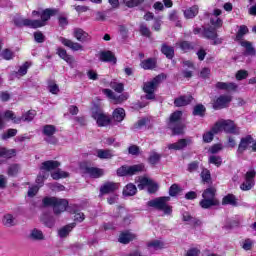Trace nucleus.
I'll list each match as a JSON object with an SVG mask.
<instances>
[{"label":"nucleus","mask_w":256,"mask_h":256,"mask_svg":"<svg viewBox=\"0 0 256 256\" xmlns=\"http://www.w3.org/2000/svg\"><path fill=\"white\" fill-rule=\"evenodd\" d=\"M57 15V9L47 8L42 11L33 10L32 17H39L40 20H33L29 18H16L14 20V25L16 27H29L30 29H40V27H45L47 22L51 17Z\"/></svg>","instance_id":"1"},{"label":"nucleus","mask_w":256,"mask_h":256,"mask_svg":"<svg viewBox=\"0 0 256 256\" xmlns=\"http://www.w3.org/2000/svg\"><path fill=\"white\" fill-rule=\"evenodd\" d=\"M169 201H171V197L162 196L148 201L147 205L148 207L157 209V211H163L164 215H171V213H173V208L167 204Z\"/></svg>","instance_id":"2"},{"label":"nucleus","mask_w":256,"mask_h":256,"mask_svg":"<svg viewBox=\"0 0 256 256\" xmlns=\"http://www.w3.org/2000/svg\"><path fill=\"white\" fill-rule=\"evenodd\" d=\"M44 207H53L55 215L63 213L69 205V202L65 199H59L55 197H45L42 201Z\"/></svg>","instance_id":"3"},{"label":"nucleus","mask_w":256,"mask_h":256,"mask_svg":"<svg viewBox=\"0 0 256 256\" xmlns=\"http://www.w3.org/2000/svg\"><path fill=\"white\" fill-rule=\"evenodd\" d=\"M166 79L167 76L165 74H159L151 81L144 83L143 91L146 93V99H155V89Z\"/></svg>","instance_id":"4"},{"label":"nucleus","mask_w":256,"mask_h":256,"mask_svg":"<svg viewBox=\"0 0 256 256\" xmlns=\"http://www.w3.org/2000/svg\"><path fill=\"white\" fill-rule=\"evenodd\" d=\"M145 171V164H135V165H123L117 169L116 173L118 177H133V175H137L139 173H143Z\"/></svg>","instance_id":"5"},{"label":"nucleus","mask_w":256,"mask_h":256,"mask_svg":"<svg viewBox=\"0 0 256 256\" xmlns=\"http://www.w3.org/2000/svg\"><path fill=\"white\" fill-rule=\"evenodd\" d=\"M181 117H183V112L175 111L170 115L169 127L172 129L174 135H182L185 125L181 123Z\"/></svg>","instance_id":"6"},{"label":"nucleus","mask_w":256,"mask_h":256,"mask_svg":"<svg viewBox=\"0 0 256 256\" xmlns=\"http://www.w3.org/2000/svg\"><path fill=\"white\" fill-rule=\"evenodd\" d=\"M249 147L252 148V151H256V143L251 135L241 138L240 143L238 145L237 153L240 155L245 153Z\"/></svg>","instance_id":"7"},{"label":"nucleus","mask_w":256,"mask_h":256,"mask_svg":"<svg viewBox=\"0 0 256 256\" xmlns=\"http://www.w3.org/2000/svg\"><path fill=\"white\" fill-rule=\"evenodd\" d=\"M255 176V170H250L245 174V181L240 185L241 191H251L255 187Z\"/></svg>","instance_id":"8"},{"label":"nucleus","mask_w":256,"mask_h":256,"mask_svg":"<svg viewBox=\"0 0 256 256\" xmlns=\"http://www.w3.org/2000/svg\"><path fill=\"white\" fill-rule=\"evenodd\" d=\"M93 119H95L98 127H107L111 123V118L107 114L101 111H95L92 113Z\"/></svg>","instance_id":"9"},{"label":"nucleus","mask_w":256,"mask_h":256,"mask_svg":"<svg viewBox=\"0 0 256 256\" xmlns=\"http://www.w3.org/2000/svg\"><path fill=\"white\" fill-rule=\"evenodd\" d=\"M57 131V128L53 125H45L43 127V134L46 135L47 138H45V141L47 143H51L52 145H55L57 143V138H55L53 135H55Z\"/></svg>","instance_id":"10"},{"label":"nucleus","mask_w":256,"mask_h":256,"mask_svg":"<svg viewBox=\"0 0 256 256\" xmlns=\"http://www.w3.org/2000/svg\"><path fill=\"white\" fill-rule=\"evenodd\" d=\"M60 43L64 45V47H68L71 51H83V45L79 42H73V40L67 39L65 37H59Z\"/></svg>","instance_id":"11"},{"label":"nucleus","mask_w":256,"mask_h":256,"mask_svg":"<svg viewBox=\"0 0 256 256\" xmlns=\"http://www.w3.org/2000/svg\"><path fill=\"white\" fill-rule=\"evenodd\" d=\"M56 55L60 57V59H63L70 67H74L75 65V58L72 55H69L67 53V50L65 48H57L56 49Z\"/></svg>","instance_id":"12"},{"label":"nucleus","mask_w":256,"mask_h":256,"mask_svg":"<svg viewBox=\"0 0 256 256\" xmlns=\"http://www.w3.org/2000/svg\"><path fill=\"white\" fill-rule=\"evenodd\" d=\"M119 189V183L115 182H105L101 187H100V195H108L109 193H115Z\"/></svg>","instance_id":"13"},{"label":"nucleus","mask_w":256,"mask_h":256,"mask_svg":"<svg viewBox=\"0 0 256 256\" xmlns=\"http://www.w3.org/2000/svg\"><path fill=\"white\" fill-rule=\"evenodd\" d=\"M222 130L225 131V133L239 135V128L232 120H222Z\"/></svg>","instance_id":"14"},{"label":"nucleus","mask_w":256,"mask_h":256,"mask_svg":"<svg viewBox=\"0 0 256 256\" xmlns=\"http://www.w3.org/2000/svg\"><path fill=\"white\" fill-rule=\"evenodd\" d=\"M73 37L80 41V43H87L91 41V35L81 28H75L73 31Z\"/></svg>","instance_id":"15"},{"label":"nucleus","mask_w":256,"mask_h":256,"mask_svg":"<svg viewBox=\"0 0 256 256\" xmlns=\"http://www.w3.org/2000/svg\"><path fill=\"white\" fill-rule=\"evenodd\" d=\"M102 93L104 95H107L109 99H112L114 105H120V103H123V101H127V96L126 95H120V96H115V93L111 91V89H103Z\"/></svg>","instance_id":"16"},{"label":"nucleus","mask_w":256,"mask_h":256,"mask_svg":"<svg viewBox=\"0 0 256 256\" xmlns=\"http://www.w3.org/2000/svg\"><path fill=\"white\" fill-rule=\"evenodd\" d=\"M229 103H231V96L229 95H221L214 101L213 108L214 109H225L228 107Z\"/></svg>","instance_id":"17"},{"label":"nucleus","mask_w":256,"mask_h":256,"mask_svg":"<svg viewBox=\"0 0 256 256\" xmlns=\"http://www.w3.org/2000/svg\"><path fill=\"white\" fill-rule=\"evenodd\" d=\"M215 87L220 91H227L228 93L231 91H237V89H239V85L234 82H217Z\"/></svg>","instance_id":"18"},{"label":"nucleus","mask_w":256,"mask_h":256,"mask_svg":"<svg viewBox=\"0 0 256 256\" xmlns=\"http://www.w3.org/2000/svg\"><path fill=\"white\" fill-rule=\"evenodd\" d=\"M84 173L89 175L92 179H99V177H103V175H105V170L97 167H86L84 169Z\"/></svg>","instance_id":"19"},{"label":"nucleus","mask_w":256,"mask_h":256,"mask_svg":"<svg viewBox=\"0 0 256 256\" xmlns=\"http://www.w3.org/2000/svg\"><path fill=\"white\" fill-rule=\"evenodd\" d=\"M202 35L206 39L214 41V45H220L222 42L221 39H217V30L215 28H205Z\"/></svg>","instance_id":"20"},{"label":"nucleus","mask_w":256,"mask_h":256,"mask_svg":"<svg viewBox=\"0 0 256 256\" xmlns=\"http://www.w3.org/2000/svg\"><path fill=\"white\" fill-rule=\"evenodd\" d=\"M187 145H191V140L180 139L178 142L169 144L168 149L174 150V151H181V149H185Z\"/></svg>","instance_id":"21"},{"label":"nucleus","mask_w":256,"mask_h":256,"mask_svg":"<svg viewBox=\"0 0 256 256\" xmlns=\"http://www.w3.org/2000/svg\"><path fill=\"white\" fill-rule=\"evenodd\" d=\"M61 166L59 161L48 160L42 163L40 171H53Z\"/></svg>","instance_id":"22"},{"label":"nucleus","mask_w":256,"mask_h":256,"mask_svg":"<svg viewBox=\"0 0 256 256\" xmlns=\"http://www.w3.org/2000/svg\"><path fill=\"white\" fill-rule=\"evenodd\" d=\"M98 159H113L115 155L111 149H97L94 153Z\"/></svg>","instance_id":"23"},{"label":"nucleus","mask_w":256,"mask_h":256,"mask_svg":"<svg viewBox=\"0 0 256 256\" xmlns=\"http://www.w3.org/2000/svg\"><path fill=\"white\" fill-rule=\"evenodd\" d=\"M218 205L219 199L203 198L200 201V207H202V209H211V207H218Z\"/></svg>","instance_id":"24"},{"label":"nucleus","mask_w":256,"mask_h":256,"mask_svg":"<svg viewBox=\"0 0 256 256\" xmlns=\"http://www.w3.org/2000/svg\"><path fill=\"white\" fill-rule=\"evenodd\" d=\"M193 101V96H180L174 100L175 107H185Z\"/></svg>","instance_id":"25"},{"label":"nucleus","mask_w":256,"mask_h":256,"mask_svg":"<svg viewBox=\"0 0 256 256\" xmlns=\"http://www.w3.org/2000/svg\"><path fill=\"white\" fill-rule=\"evenodd\" d=\"M140 67H142V69L147 70H153L155 69V67H157V59L155 58H148L146 60H143L140 64Z\"/></svg>","instance_id":"26"},{"label":"nucleus","mask_w":256,"mask_h":256,"mask_svg":"<svg viewBox=\"0 0 256 256\" xmlns=\"http://www.w3.org/2000/svg\"><path fill=\"white\" fill-rule=\"evenodd\" d=\"M28 237L31 241H43L45 239L43 231L37 228L32 229Z\"/></svg>","instance_id":"27"},{"label":"nucleus","mask_w":256,"mask_h":256,"mask_svg":"<svg viewBox=\"0 0 256 256\" xmlns=\"http://www.w3.org/2000/svg\"><path fill=\"white\" fill-rule=\"evenodd\" d=\"M100 60L107 63H113L114 65L115 63H117V58L115 57V54H113V52L111 51L102 52L100 54Z\"/></svg>","instance_id":"28"},{"label":"nucleus","mask_w":256,"mask_h":256,"mask_svg":"<svg viewBox=\"0 0 256 256\" xmlns=\"http://www.w3.org/2000/svg\"><path fill=\"white\" fill-rule=\"evenodd\" d=\"M135 234L131 233V232H122L119 236V243H123L124 245H127V243H131V241H133V239H135Z\"/></svg>","instance_id":"29"},{"label":"nucleus","mask_w":256,"mask_h":256,"mask_svg":"<svg viewBox=\"0 0 256 256\" xmlns=\"http://www.w3.org/2000/svg\"><path fill=\"white\" fill-rule=\"evenodd\" d=\"M123 195L124 197H133L134 195H137V186L133 183L127 184L123 189Z\"/></svg>","instance_id":"30"},{"label":"nucleus","mask_w":256,"mask_h":256,"mask_svg":"<svg viewBox=\"0 0 256 256\" xmlns=\"http://www.w3.org/2000/svg\"><path fill=\"white\" fill-rule=\"evenodd\" d=\"M199 14V6H192L184 10L185 19H193Z\"/></svg>","instance_id":"31"},{"label":"nucleus","mask_w":256,"mask_h":256,"mask_svg":"<svg viewBox=\"0 0 256 256\" xmlns=\"http://www.w3.org/2000/svg\"><path fill=\"white\" fill-rule=\"evenodd\" d=\"M161 53H163V55H165L167 59H173V57L175 56V49L173 48V46L162 44Z\"/></svg>","instance_id":"32"},{"label":"nucleus","mask_w":256,"mask_h":256,"mask_svg":"<svg viewBox=\"0 0 256 256\" xmlns=\"http://www.w3.org/2000/svg\"><path fill=\"white\" fill-rule=\"evenodd\" d=\"M147 247L149 251H159V249L165 247V244L160 240H152L147 243Z\"/></svg>","instance_id":"33"},{"label":"nucleus","mask_w":256,"mask_h":256,"mask_svg":"<svg viewBox=\"0 0 256 256\" xmlns=\"http://www.w3.org/2000/svg\"><path fill=\"white\" fill-rule=\"evenodd\" d=\"M15 155H17V150L15 149L0 148V157H4V159H11Z\"/></svg>","instance_id":"34"},{"label":"nucleus","mask_w":256,"mask_h":256,"mask_svg":"<svg viewBox=\"0 0 256 256\" xmlns=\"http://www.w3.org/2000/svg\"><path fill=\"white\" fill-rule=\"evenodd\" d=\"M113 119H114V121H117L118 123H121V121H123V119H125V109L116 108L113 111Z\"/></svg>","instance_id":"35"},{"label":"nucleus","mask_w":256,"mask_h":256,"mask_svg":"<svg viewBox=\"0 0 256 256\" xmlns=\"http://www.w3.org/2000/svg\"><path fill=\"white\" fill-rule=\"evenodd\" d=\"M222 205H232L233 207L237 206V198L233 194H228L223 197Z\"/></svg>","instance_id":"36"},{"label":"nucleus","mask_w":256,"mask_h":256,"mask_svg":"<svg viewBox=\"0 0 256 256\" xmlns=\"http://www.w3.org/2000/svg\"><path fill=\"white\" fill-rule=\"evenodd\" d=\"M74 227H75V223L68 224V225L64 226L58 232L59 237H61V238L67 237V235H69V233H71V231H73Z\"/></svg>","instance_id":"37"},{"label":"nucleus","mask_w":256,"mask_h":256,"mask_svg":"<svg viewBox=\"0 0 256 256\" xmlns=\"http://www.w3.org/2000/svg\"><path fill=\"white\" fill-rule=\"evenodd\" d=\"M216 193H217V189H215L213 187L207 188L202 193V198L203 199H217V197H215Z\"/></svg>","instance_id":"38"},{"label":"nucleus","mask_w":256,"mask_h":256,"mask_svg":"<svg viewBox=\"0 0 256 256\" xmlns=\"http://www.w3.org/2000/svg\"><path fill=\"white\" fill-rule=\"evenodd\" d=\"M240 45L246 49L245 55H255V48H253V44H251V42L241 41Z\"/></svg>","instance_id":"39"},{"label":"nucleus","mask_w":256,"mask_h":256,"mask_svg":"<svg viewBox=\"0 0 256 256\" xmlns=\"http://www.w3.org/2000/svg\"><path fill=\"white\" fill-rule=\"evenodd\" d=\"M4 119H11V121H13V123H15L16 125H19V123H21V118L16 117L15 113H13V111L11 110H7L6 112H4Z\"/></svg>","instance_id":"40"},{"label":"nucleus","mask_w":256,"mask_h":256,"mask_svg":"<svg viewBox=\"0 0 256 256\" xmlns=\"http://www.w3.org/2000/svg\"><path fill=\"white\" fill-rule=\"evenodd\" d=\"M149 183H151V179L147 177H138V189L143 191L146 187H149Z\"/></svg>","instance_id":"41"},{"label":"nucleus","mask_w":256,"mask_h":256,"mask_svg":"<svg viewBox=\"0 0 256 256\" xmlns=\"http://www.w3.org/2000/svg\"><path fill=\"white\" fill-rule=\"evenodd\" d=\"M183 221H187L190 225H201V221L191 216L189 213L183 214Z\"/></svg>","instance_id":"42"},{"label":"nucleus","mask_w":256,"mask_h":256,"mask_svg":"<svg viewBox=\"0 0 256 256\" xmlns=\"http://www.w3.org/2000/svg\"><path fill=\"white\" fill-rule=\"evenodd\" d=\"M16 135H17V129L10 128L6 130L1 137L3 141H7V139H11V137H15Z\"/></svg>","instance_id":"43"},{"label":"nucleus","mask_w":256,"mask_h":256,"mask_svg":"<svg viewBox=\"0 0 256 256\" xmlns=\"http://www.w3.org/2000/svg\"><path fill=\"white\" fill-rule=\"evenodd\" d=\"M177 47H180V49L182 51H191V49H193V44L187 41H180L178 43H176Z\"/></svg>","instance_id":"44"},{"label":"nucleus","mask_w":256,"mask_h":256,"mask_svg":"<svg viewBox=\"0 0 256 256\" xmlns=\"http://www.w3.org/2000/svg\"><path fill=\"white\" fill-rule=\"evenodd\" d=\"M51 177H52V179L57 181L59 179H65V178L69 177V173H67L65 171L58 170L56 172H53L51 174Z\"/></svg>","instance_id":"45"},{"label":"nucleus","mask_w":256,"mask_h":256,"mask_svg":"<svg viewBox=\"0 0 256 256\" xmlns=\"http://www.w3.org/2000/svg\"><path fill=\"white\" fill-rule=\"evenodd\" d=\"M147 125H151V120L149 118H142L134 125V129H143Z\"/></svg>","instance_id":"46"},{"label":"nucleus","mask_w":256,"mask_h":256,"mask_svg":"<svg viewBox=\"0 0 256 256\" xmlns=\"http://www.w3.org/2000/svg\"><path fill=\"white\" fill-rule=\"evenodd\" d=\"M208 161L209 163L215 165L216 167H221V164L223 163V159L221 158V156L217 155H211Z\"/></svg>","instance_id":"47"},{"label":"nucleus","mask_w":256,"mask_h":256,"mask_svg":"<svg viewBox=\"0 0 256 256\" xmlns=\"http://www.w3.org/2000/svg\"><path fill=\"white\" fill-rule=\"evenodd\" d=\"M3 225L6 227H13V225H15V218H13V215L6 214L3 218Z\"/></svg>","instance_id":"48"},{"label":"nucleus","mask_w":256,"mask_h":256,"mask_svg":"<svg viewBox=\"0 0 256 256\" xmlns=\"http://www.w3.org/2000/svg\"><path fill=\"white\" fill-rule=\"evenodd\" d=\"M248 33H249V28H247V26L245 25L240 26L236 35V40L241 41V39H243V36L247 35Z\"/></svg>","instance_id":"49"},{"label":"nucleus","mask_w":256,"mask_h":256,"mask_svg":"<svg viewBox=\"0 0 256 256\" xmlns=\"http://www.w3.org/2000/svg\"><path fill=\"white\" fill-rule=\"evenodd\" d=\"M200 177L203 183H207V184L211 183V172L208 169H203L200 174Z\"/></svg>","instance_id":"50"},{"label":"nucleus","mask_w":256,"mask_h":256,"mask_svg":"<svg viewBox=\"0 0 256 256\" xmlns=\"http://www.w3.org/2000/svg\"><path fill=\"white\" fill-rule=\"evenodd\" d=\"M193 115L203 117V115H205V106H203L202 104L196 105L193 110Z\"/></svg>","instance_id":"51"},{"label":"nucleus","mask_w":256,"mask_h":256,"mask_svg":"<svg viewBox=\"0 0 256 256\" xmlns=\"http://www.w3.org/2000/svg\"><path fill=\"white\" fill-rule=\"evenodd\" d=\"M142 3H145V0H125L126 7H129L130 9L138 7V5H142Z\"/></svg>","instance_id":"52"},{"label":"nucleus","mask_w":256,"mask_h":256,"mask_svg":"<svg viewBox=\"0 0 256 256\" xmlns=\"http://www.w3.org/2000/svg\"><path fill=\"white\" fill-rule=\"evenodd\" d=\"M221 131H223V120L216 122L210 130V132L214 133V135H217V133H221Z\"/></svg>","instance_id":"53"},{"label":"nucleus","mask_w":256,"mask_h":256,"mask_svg":"<svg viewBox=\"0 0 256 256\" xmlns=\"http://www.w3.org/2000/svg\"><path fill=\"white\" fill-rule=\"evenodd\" d=\"M18 119H21V121H33L35 119V111H28L25 113L22 117H18Z\"/></svg>","instance_id":"54"},{"label":"nucleus","mask_w":256,"mask_h":256,"mask_svg":"<svg viewBox=\"0 0 256 256\" xmlns=\"http://www.w3.org/2000/svg\"><path fill=\"white\" fill-rule=\"evenodd\" d=\"M48 89L52 95H57V93H59V86L54 81L48 83Z\"/></svg>","instance_id":"55"},{"label":"nucleus","mask_w":256,"mask_h":256,"mask_svg":"<svg viewBox=\"0 0 256 256\" xmlns=\"http://www.w3.org/2000/svg\"><path fill=\"white\" fill-rule=\"evenodd\" d=\"M178 193H181V188L177 184H173L169 189L170 197H176Z\"/></svg>","instance_id":"56"},{"label":"nucleus","mask_w":256,"mask_h":256,"mask_svg":"<svg viewBox=\"0 0 256 256\" xmlns=\"http://www.w3.org/2000/svg\"><path fill=\"white\" fill-rule=\"evenodd\" d=\"M110 87L111 89L116 91V93H123L124 86L122 83L111 82Z\"/></svg>","instance_id":"57"},{"label":"nucleus","mask_w":256,"mask_h":256,"mask_svg":"<svg viewBox=\"0 0 256 256\" xmlns=\"http://www.w3.org/2000/svg\"><path fill=\"white\" fill-rule=\"evenodd\" d=\"M253 245H254L253 240L246 239L243 241L242 249H244V251H251V249H253Z\"/></svg>","instance_id":"58"},{"label":"nucleus","mask_w":256,"mask_h":256,"mask_svg":"<svg viewBox=\"0 0 256 256\" xmlns=\"http://www.w3.org/2000/svg\"><path fill=\"white\" fill-rule=\"evenodd\" d=\"M140 33L143 37H151V30L145 24H140Z\"/></svg>","instance_id":"59"},{"label":"nucleus","mask_w":256,"mask_h":256,"mask_svg":"<svg viewBox=\"0 0 256 256\" xmlns=\"http://www.w3.org/2000/svg\"><path fill=\"white\" fill-rule=\"evenodd\" d=\"M158 190H159V185L151 179L150 183L148 184V192L149 193H157Z\"/></svg>","instance_id":"60"},{"label":"nucleus","mask_w":256,"mask_h":256,"mask_svg":"<svg viewBox=\"0 0 256 256\" xmlns=\"http://www.w3.org/2000/svg\"><path fill=\"white\" fill-rule=\"evenodd\" d=\"M247 77H249V73L247 72V70H239L236 73L237 81H243V79H247Z\"/></svg>","instance_id":"61"},{"label":"nucleus","mask_w":256,"mask_h":256,"mask_svg":"<svg viewBox=\"0 0 256 256\" xmlns=\"http://www.w3.org/2000/svg\"><path fill=\"white\" fill-rule=\"evenodd\" d=\"M213 137H215V134L211 131L204 133L203 134L204 143H211V141H213Z\"/></svg>","instance_id":"62"},{"label":"nucleus","mask_w":256,"mask_h":256,"mask_svg":"<svg viewBox=\"0 0 256 256\" xmlns=\"http://www.w3.org/2000/svg\"><path fill=\"white\" fill-rule=\"evenodd\" d=\"M19 173V165L13 164L8 168V175L13 177V175H17Z\"/></svg>","instance_id":"63"},{"label":"nucleus","mask_w":256,"mask_h":256,"mask_svg":"<svg viewBox=\"0 0 256 256\" xmlns=\"http://www.w3.org/2000/svg\"><path fill=\"white\" fill-rule=\"evenodd\" d=\"M2 57H3V59H6V61H10V59H13L14 54H13V52L11 50L5 49L2 52Z\"/></svg>","instance_id":"64"}]
</instances>
